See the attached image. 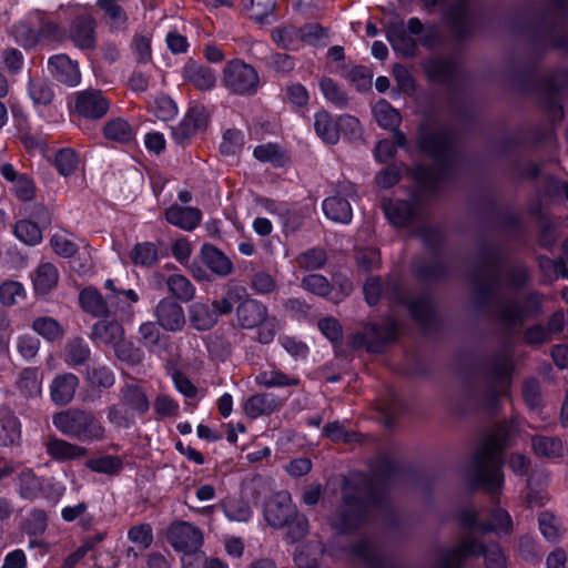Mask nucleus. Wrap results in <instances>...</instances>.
Here are the masks:
<instances>
[{"label":"nucleus","instance_id":"obj_48","mask_svg":"<svg viewBox=\"0 0 568 568\" xmlns=\"http://www.w3.org/2000/svg\"><path fill=\"white\" fill-rule=\"evenodd\" d=\"M150 108L161 121H168L174 118L178 112L175 102L164 94L156 95L153 101L150 102Z\"/></svg>","mask_w":568,"mask_h":568},{"label":"nucleus","instance_id":"obj_44","mask_svg":"<svg viewBox=\"0 0 568 568\" xmlns=\"http://www.w3.org/2000/svg\"><path fill=\"white\" fill-rule=\"evenodd\" d=\"M54 163L59 173L68 178L78 170L80 160L74 150L65 148L55 154Z\"/></svg>","mask_w":568,"mask_h":568},{"label":"nucleus","instance_id":"obj_52","mask_svg":"<svg viewBox=\"0 0 568 568\" xmlns=\"http://www.w3.org/2000/svg\"><path fill=\"white\" fill-rule=\"evenodd\" d=\"M88 468L95 473L113 475L121 470L122 460L115 456H102L87 463Z\"/></svg>","mask_w":568,"mask_h":568},{"label":"nucleus","instance_id":"obj_17","mask_svg":"<svg viewBox=\"0 0 568 568\" xmlns=\"http://www.w3.org/2000/svg\"><path fill=\"white\" fill-rule=\"evenodd\" d=\"M69 38L81 50L93 49L95 45V19L85 13L77 17L69 29Z\"/></svg>","mask_w":568,"mask_h":568},{"label":"nucleus","instance_id":"obj_3","mask_svg":"<svg viewBox=\"0 0 568 568\" xmlns=\"http://www.w3.org/2000/svg\"><path fill=\"white\" fill-rule=\"evenodd\" d=\"M91 338L114 348L119 359L135 364L140 361L138 349L124 341V329L118 321H100L92 327Z\"/></svg>","mask_w":568,"mask_h":568},{"label":"nucleus","instance_id":"obj_10","mask_svg":"<svg viewBox=\"0 0 568 568\" xmlns=\"http://www.w3.org/2000/svg\"><path fill=\"white\" fill-rule=\"evenodd\" d=\"M463 525L469 532L476 531H494L497 534H508L511 530L513 521L509 514L504 509H496L491 513L487 525L478 524V516L475 511L469 510L463 518Z\"/></svg>","mask_w":568,"mask_h":568},{"label":"nucleus","instance_id":"obj_20","mask_svg":"<svg viewBox=\"0 0 568 568\" xmlns=\"http://www.w3.org/2000/svg\"><path fill=\"white\" fill-rule=\"evenodd\" d=\"M79 379L74 374L58 375L50 385L51 399L57 405H67L74 397Z\"/></svg>","mask_w":568,"mask_h":568},{"label":"nucleus","instance_id":"obj_30","mask_svg":"<svg viewBox=\"0 0 568 568\" xmlns=\"http://www.w3.org/2000/svg\"><path fill=\"white\" fill-rule=\"evenodd\" d=\"M277 406L276 398L268 394H257L246 399L244 412L251 418H256L264 414H271Z\"/></svg>","mask_w":568,"mask_h":568},{"label":"nucleus","instance_id":"obj_7","mask_svg":"<svg viewBox=\"0 0 568 568\" xmlns=\"http://www.w3.org/2000/svg\"><path fill=\"white\" fill-rule=\"evenodd\" d=\"M263 514L265 520L274 528H281L295 515L291 495L285 491L273 494L264 504Z\"/></svg>","mask_w":568,"mask_h":568},{"label":"nucleus","instance_id":"obj_22","mask_svg":"<svg viewBox=\"0 0 568 568\" xmlns=\"http://www.w3.org/2000/svg\"><path fill=\"white\" fill-rule=\"evenodd\" d=\"M267 318V308L255 300H246L237 307V321L243 328H254Z\"/></svg>","mask_w":568,"mask_h":568},{"label":"nucleus","instance_id":"obj_6","mask_svg":"<svg viewBox=\"0 0 568 568\" xmlns=\"http://www.w3.org/2000/svg\"><path fill=\"white\" fill-rule=\"evenodd\" d=\"M110 102L99 90H83L75 93L73 111L85 119H100L109 110Z\"/></svg>","mask_w":568,"mask_h":568},{"label":"nucleus","instance_id":"obj_2","mask_svg":"<svg viewBox=\"0 0 568 568\" xmlns=\"http://www.w3.org/2000/svg\"><path fill=\"white\" fill-rule=\"evenodd\" d=\"M506 445V439L498 433L487 439L477 454L478 479L490 491L497 490L503 484L501 452Z\"/></svg>","mask_w":568,"mask_h":568},{"label":"nucleus","instance_id":"obj_42","mask_svg":"<svg viewBox=\"0 0 568 568\" xmlns=\"http://www.w3.org/2000/svg\"><path fill=\"white\" fill-rule=\"evenodd\" d=\"M14 235L19 241L31 246L42 241V232L38 224L28 220H21L16 223Z\"/></svg>","mask_w":568,"mask_h":568},{"label":"nucleus","instance_id":"obj_5","mask_svg":"<svg viewBox=\"0 0 568 568\" xmlns=\"http://www.w3.org/2000/svg\"><path fill=\"white\" fill-rule=\"evenodd\" d=\"M479 555L485 556L487 568H507L506 558L497 545L485 548L480 542L473 540L470 537H465L452 551L448 565L454 566L463 558Z\"/></svg>","mask_w":568,"mask_h":568},{"label":"nucleus","instance_id":"obj_21","mask_svg":"<svg viewBox=\"0 0 568 568\" xmlns=\"http://www.w3.org/2000/svg\"><path fill=\"white\" fill-rule=\"evenodd\" d=\"M182 74L185 81L202 91L211 90L214 88L216 82L214 71L211 68L196 62L186 63L183 68Z\"/></svg>","mask_w":568,"mask_h":568},{"label":"nucleus","instance_id":"obj_49","mask_svg":"<svg viewBox=\"0 0 568 568\" xmlns=\"http://www.w3.org/2000/svg\"><path fill=\"white\" fill-rule=\"evenodd\" d=\"M98 6L106 13L112 29H121L125 26L128 17L116 0H98Z\"/></svg>","mask_w":568,"mask_h":568},{"label":"nucleus","instance_id":"obj_13","mask_svg":"<svg viewBox=\"0 0 568 568\" xmlns=\"http://www.w3.org/2000/svg\"><path fill=\"white\" fill-rule=\"evenodd\" d=\"M338 290H334L328 280L321 274H310L302 280V287L315 295L326 297L333 293L332 301L338 303L352 292V284L347 280L338 282Z\"/></svg>","mask_w":568,"mask_h":568},{"label":"nucleus","instance_id":"obj_32","mask_svg":"<svg viewBox=\"0 0 568 568\" xmlns=\"http://www.w3.org/2000/svg\"><path fill=\"white\" fill-rule=\"evenodd\" d=\"M122 402L134 415H143L150 407L145 393L135 385H126L122 389Z\"/></svg>","mask_w":568,"mask_h":568},{"label":"nucleus","instance_id":"obj_39","mask_svg":"<svg viewBox=\"0 0 568 568\" xmlns=\"http://www.w3.org/2000/svg\"><path fill=\"white\" fill-rule=\"evenodd\" d=\"M166 285L169 291L180 301L189 302L195 295L194 285L183 275L173 274L168 281Z\"/></svg>","mask_w":568,"mask_h":568},{"label":"nucleus","instance_id":"obj_28","mask_svg":"<svg viewBox=\"0 0 568 568\" xmlns=\"http://www.w3.org/2000/svg\"><path fill=\"white\" fill-rule=\"evenodd\" d=\"M189 320L197 331H206L215 325L217 315L204 303H194L189 307Z\"/></svg>","mask_w":568,"mask_h":568},{"label":"nucleus","instance_id":"obj_64","mask_svg":"<svg viewBox=\"0 0 568 568\" xmlns=\"http://www.w3.org/2000/svg\"><path fill=\"white\" fill-rule=\"evenodd\" d=\"M318 328L331 342H337L342 337V327L337 320L327 317L318 322Z\"/></svg>","mask_w":568,"mask_h":568},{"label":"nucleus","instance_id":"obj_37","mask_svg":"<svg viewBox=\"0 0 568 568\" xmlns=\"http://www.w3.org/2000/svg\"><path fill=\"white\" fill-rule=\"evenodd\" d=\"M255 382L257 385L267 388L295 386L300 384V379L297 377L288 376L276 369L261 372L255 377Z\"/></svg>","mask_w":568,"mask_h":568},{"label":"nucleus","instance_id":"obj_12","mask_svg":"<svg viewBox=\"0 0 568 568\" xmlns=\"http://www.w3.org/2000/svg\"><path fill=\"white\" fill-rule=\"evenodd\" d=\"M314 129L317 136L327 144H335L339 139V126L357 125V120L353 116H341L333 119L326 111H320L314 116Z\"/></svg>","mask_w":568,"mask_h":568},{"label":"nucleus","instance_id":"obj_8","mask_svg":"<svg viewBox=\"0 0 568 568\" xmlns=\"http://www.w3.org/2000/svg\"><path fill=\"white\" fill-rule=\"evenodd\" d=\"M105 287L111 291L108 295V316H116L121 321H131L133 318V304L138 303L139 294L132 290H118L112 280L105 281Z\"/></svg>","mask_w":568,"mask_h":568},{"label":"nucleus","instance_id":"obj_18","mask_svg":"<svg viewBox=\"0 0 568 568\" xmlns=\"http://www.w3.org/2000/svg\"><path fill=\"white\" fill-rule=\"evenodd\" d=\"M45 452L52 459L61 463L80 459L88 455L85 447L57 437H50L45 442Z\"/></svg>","mask_w":568,"mask_h":568},{"label":"nucleus","instance_id":"obj_63","mask_svg":"<svg viewBox=\"0 0 568 568\" xmlns=\"http://www.w3.org/2000/svg\"><path fill=\"white\" fill-rule=\"evenodd\" d=\"M287 100L295 106H304L308 102V92L300 83H292L286 88Z\"/></svg>","mask_w":568,"mask_h":568},{"label":"nucleus","instance_id":"obj_43","mask_svg":"<svg viewBox=\"0 0 568 568\" xmlns=\"http://www.w3.org/2000/svg\"><path fill=\"white\" fill-rule=\"evenodd\" d=\"M132 262L141 266H152L159 260L158 248L153 243L142 242L130 252Z\"/></svg>","mask_w":568,"mask_h":568},{"label":"nucleus","instance_id":"obj_16","mask_svg":"<svg viewBox=\"0 0 568 568\" xmlns=\"http://www.w3.org/2000/svg\"><path fill=\"white\" fill-rule=\"evenodd\" d=\"M48 69L57 81L68 87H77L81 82L78 62L71 60L67 54L51 57L48 61Z\"/></svg>","mask_w":568,"mask_h":568},{"label":"nucleus","instance_id":"obj_60","mask_svg":"<svg viewBox=\"0 0 568 568\" xmlns=\"http://www.w3.org/2000/svg\"><path fill=\"white\" fill-rule=\"evenodd\" d=\"M538 521L542 536L549 541H555L559 535L556 517L550 513H541Z\"/></svg>","mask_w":568,"mask_h":568},{"label":"nucleus","instance_id":"obj_55","mask_svg":"<svg viewBox=\"0 0 568 568\" xmlns=\"http://www.w3.org/2000/svg\"><path fill=\"white\" fill-rule=\"evenodd\" d=\"M254 156L262 162H270L274 165H282L284 163V155L276 144L258 145L254 149Z\"/></svg>","mask_w":568,"mask_h":568},{"label":"nucleus","instance_id":"obj_19","mask_svg":"<svg viewBox=\"0 0 568 568\" xmlns=\"http://www.w3.org/2000/svg\"><path fill=\"white\" fill-rule=\"evenodd\" d=\"M59 271L52 263H41L31 275L33 291L37 295H47L59 283Z\"/></svg>","mask_w":568,"mask_h":568},{"label":"nucleus","instance_id":"obj_26","mask_svg":"<svg viewBox=\"0 0 568 568\" xmlns=\"http://www.w3.org/2000/svg\"><path fill=\"white\" fill-rule=\"evenodd\" d=\"M325 216L334 222L347 224L352 221L353 211L348 201L339 196H331L323 202Z\"/></svg>","mask_w":568,"mask_h":568},{"label":"nucleus","instance_id":"obj_59","mask_svg":"<svg viewBox=\"0 0 568 568\" xmlns=\"http://www.w3.org/2000/svg\"><path fill=\"white\" fill-rule=\"evenodd\" d=\"M280 343L283 348L295 359H304L307 357L308 347L305 343L290 336L281 337Z\"/></svg>","mask_w":568,"mask_h":568},{"label":"nucleus","instance_id":"obj_11","mask_svg":"<svg viewBox=\"0 0 568 568\" xmlns=\"http://www.w3.org/2000/svg\"><path fill=\"white\" fill-rule=\"evenodd\" d=\"M0 174L9 184L10 192L20 201L28 202L36 195V185L33 180L27 174L19 172L10 163L0 165Z\"/></svg>","mask_w":568,"mask_h":568},{"label":"nucleus","instance_id":"obj_51","mask_svg":"<svg viewBox=\"0 0 568 568\" xmlns=\"http://www.w3.org/2000/svg\"><path fill=\"white\" fill-rule=\"evenodd\" d=\"M29 94L34 104H49L53 98V91L49 83L42 79H30Z\"/></svg>","mask_w":568,"mask_h":568},{"label":"nucleus","instance_id":"obj_57","mask_svg":"<svg viewBox=\"0 0 568 568\" xmlns=\"http://www.w3.org/2000/svg\"><path fill=\"white\" fill-rule=\"evenodd\" d=\"M53 251L62 256L70 257L75 252V244L67 233H55L50 240Z\"/></svg>","mask_w":568,"mask_h":568},{"label":"nucleus","instance_id":"obj_14","mask_svg":"<svg viewBox=\"0 0 568 568\" xmlns=\"http://www.w3.org/2000/svg\"><path fill=\"white\" fill-rule=\"evenodd\" d=\"M13 37L18 43L26 48H31L40 41L50 40L59 32V27L54 22H44L41 29H34L27 22H19L13 27Z\"/></svg>","mask_w":568,"mask_h":568},{"label":"nucleus","instance_id":"obj_41","mask_svg":"<svg viewBox=\"0 0 568 568\" xmlns=\"http://www.w3.org/2000/svg\"><path fill=\"white\" fill-rule=\"evenodd\" d=\"M104 135L108 140L126 143L133 138V130L123 119H113L104 126Z\"/></svg>","mask_w":568,"mask_h":568},{"label":"nucleus","instance_id":"obj_27","mask_svg":"<svg viewBox=\"0 0 568 568\" xmlns=\"http://www.w3.org/2000/svg\"><path fill=\"white\" fill-rule=\"evenodd\" d=\"M220 507L230 521L247 523L253 516L250 504L242 498H226L220 503Z\"/></svg>","mask_w":568,"mask_h":568},{"label":"nucleus","instance_id":"obj_1","mask_svg":"<svg viewBox=\"0 0 568 568\" xmlns=\"http://www.w3.org/2000/svg\"><path fill=\"white\" fill-rule=\"evenodd\" d=\"M52 424L63 435L83 443L102 442L106 437V429L102 422L88 410L60 412L53 415Z\"/></svg>","mask_w":568,"mask_h":568},{"label":"nucleus","instance_id":"obj_61","mask_svg":"<svg viewBox=\"0 0 568 568\" xmlns=\"http://www.w3.org/2000/svg\"><path fill=\"white\" fill-rule=\"evenodd\" d=\"M40 347V342L38 338L30 336V335H22L18 338L17 348L20 355L26 358L30 359L33 358Z\"/></svg>","mask_w":568,"mask_h":568},{"label":"nucleus","instance_id":"obj_47","mask_svg":"<svg viewBox=\"0 0 568 568\" xmlns=\"http://www.w3.org/2000/svg\"><path fill=\"white\" fill-rule=\"evenodd\" d=\"M90 357V348L83 339L70 342L64 351L65 362L71 365H81Z\"/></svg>","mask_w":568,"mask_h":568},{"label":"nucleus","instance_id":"obj_50","mask_svg":"<svg viewBox=\"0 0 568 568\" xmlns=\"http://www.w3.org/2000/svg\"><path fill=\"white\" fill-rule=\"evenodd\" d=\"M88 382L94 387L109 388L114 384V374L106 366L93 365L87 372Z\"/></svg>","mask_w":568,"mask_h":568},{"label":"nucleus","instance_id":"obj_29","mask_svg":"<svg viewBox=\"0 0 568 568\" xmlns=\"http://www.w3.org/2000/svg\"><path fill=\"white\" fill-rule=\"evenodd\" d=\"M383 210L388 221L395 226H404L413 215V207L407 201H386Z\"/></svg>","mask_w":568,"mask_h":568},{"label":"nucleus","instance_id":"obj_38","mask_svg":"<svg viewBox=\"0 0 568 568\" xmlns=\"http://www.w3.org/2000/svg\"><path fill=\"white\" fill-rule=\"evenodd\" d=\"M387 40L395 51H399L405 55L413 54L416 42L410 34H407L404 28L392 27L387 31Z\"/></svg>","mask_w":568,"mask_h":568},{"label":"nucleus","instance_id":"obj_33","mask_svg":"<svg viewBox=\"0 0 568 568\" xmlns=\"http://www.w3.org/2000/svg\"><path fill=\"white\" fill-rule=\"evenodd\" d=\"M80 304L85 312L93 316H108V298L104 301L95 288H84L80 293Z\"/></svg>","mask_w":568,"mask_h":568},{"label":"nucleus","instance_id":"obj_24","mask_svg":"<svg viewBox=\"0 0 568 568\" xmlns=\"http://www.w3.org/2000/svg\"><path fill=\"white\" fill-rule=\"evenodd\" d=\"M203 264L219 276H227L233 271L230 258L211 244H204L201 248Z\"/></svg>","mask_w":568,"mask_h":568},{"label":"nucleus","instance_id":"obj_40","mask_svg":"<svg viewBox=\"0 0 568 568\" xmlns=\"http://www.w3.org/2000/svg\"><path fill=\"white\" fill-rule=\"evenodd\" d=\"M420 149L429 153L433 158L439 159L448 151V140L442 133L422 134L419 140Z\"/></svg>","mask_w":568,"mask_h":568},{"label":"nucleus","instance_id":"obj_25","mask_svg":"<svg viewBox=\"0 0 568 568\" xmlns=\"http://www.w3.org/2000/svg\"><path fill=\"white\" fill-rule=\"evenodd\" d=\"M17 389L26 397H36L42 390V374L38 368L27 367L16 381Z\"/></svg>","mask_w":568,"mask_h":568},{"label":"nucleus","instance_id":"obj_34","mask_svg":"<svg viewBox=\"0 0 568 568\" xmlns=\"http://www.w3.org/2000/svg\"><path fill=\"white\" fill-rule=\"evenodd\" d=\"M191 254L192 245L186 239L181 237L173 243L172 255L174 256V258L181 264L187 266L195 278L205 280L206 273L204 270H202L200 266H196L195 264L189 265Z\"/></svg>","mask_w":568,"mask_h":568},{"label":"nucleus","instance_id":"obj_54","mask_svg":"<svg viewBox=\"0 0 568 568\" xmlns=\"http://www.w3.org/2000/svg\"><path fill=\"white\" fill-rule=\"evenodd\" d=\"M134 414L128 408L124 403L113 405L108 410V419L111 424L128 428L133 422Z\"/></svg>","mask_w":568,"mask_h":568},{"label":"nucleus","instance_id":"obj_56","mask_svg":"<svg viewBox=\"0 0 568 568\" xmlns=\"http://www.w3.org/2000/svg\"><path fill=\"white\" fill-rule=\"evenodd\" d=\"M244 7L250 11L253 19L262 21L265 17L270 16L274 8V0H244Z\"/></svg>","mask_w":568,"mask_h":568},{"label":"nucleus","instance_id":"obj_15","mask_svg":"<svg viewBox=\"0 0 568 568\" xmlns=\"http://www.w3.org/2000/svg\"><path fill=\"white\" fill-rule=\"evenodd\" d=\"M158 324L166 331L178 332L185 325V315L182 306L173 300L162 298L154 308Z\"/></svg>","mask_w":568,"mask_h":568},{"label":"nucleus","instance_id":"obj_9","mask_svg":"<svg viewBox=\"0 0 568 568\" xmlns=\"http://www.w3.org/2000/svg\"><path fill=\"white\" fill-rule=\"evenodd\" d=\"M168 540L174 549L190 552L202 545L203 536L194 525L179 521L169 528Z\"/></svg>","mask_w":568,"mask_h":568},{"label":"nucleus","instance_id":"obj_31","mask_svg":"<svg viewBox=\"0 0 568 568\" xmlns=\"http://www.w3.org/2000/svg\"><path fill=\"white\" fill-rule=\"evenodd\" d=\"M20 423L9 410H0V445L9 446L20 438Z\"/></svg>","mask_w":568,"mask_h":568},{"label":"nucleus","instance_id":"obj_62","mask_svg":"<svg viewBox=\"0 0 568 568\" xmlns=\"http://www.w3.org/2000/svg\"><path fill=\"white\" fill-rule=\"evenodd\" d=\"M288 538L292 542L297 541L307 532V520L304 516L293 515L288 523Z\"/></svg>","mask_w":568,"mask_h":568},{"label":"nucleus","instance_id":"obj_4","mask_svg":"<svg viewBox=\"0 0 568 568\" xmlns=\"http://www.w3.org/2000/svg\"><path fill=\"white\" fill-rule=\"evenodd\" d=\"M222 83L236 94H253L257 91L260 79L256 70L242 60L230 61L224 70Z\"/></svg>","mask_w":568,"mask_h":568},{"label":"nucleus","instance_id":"obj_35","mask_svg":"<svg viewBox=\"0 0 568 568\" xmlns=\"http://www.w3.org/2000/svg\"><path fill=\"white\" fill-rule=\"evenodd\" d=\"M32 329L48 342L60 341L64 331L53 317L41 316L32 322Z\"/></svg>","mask_w":568,"mask_h":568},{"label":"nucleus","instance_id":"obj_45","mask_svg":"<svg viewBox=\"0 0 568 568\" xmlns=\"http://www.w3.org/2000/svg\"><path fill=\"white\" fill-rule=\"evenodd\" d=\"M26 297L24 286L17 281H6L0 284V303L4 306H12Z\"/></svg>","mask_w":568,"mask_h":568},{"label":"nucleus","instance_id":"obj_36","mask_svg":"<svg viewBox=\"0 0 568 568\" xmlns=\"http://www.w3.org/2000/svg\"><path fill=\"white\" fill-rule=\"evenodd\" d=\"M377 123L388 130H396L400 123V115L386 100L378 101L373 108Z\"/></svg>","mask_w":568,"mask_h":568},{"label":"nucleus","instance_id":"obj_23","mask_svg":"<svg viewBox=\"0 0 568 568\" xmlns=\"http://www.w3.org/2000/svg\"><path fill=\"white\" fill-rule=\"evenodd\" d=\"M165 217L170 224L185 231H192L199 225L202 214L197 209L174 204L166 210Z\"/></svg>","mask_w":568,"mask_h":568},{"label":"nucleus","instance_id":"obj_58","mask_svg":"<svg viewBox=\"0 0 568 568\" xmlns=\"http://www.w3.org/2000/svg\"><path fill=\"white\" fill-rule=\"evenodd\" d=\"M326 261V255L323 250L313 248L303 254L297 258L298 265L305 270H317L321 268Z\"/></svg>","mask_w":568,"mask_h":568},{"label":"nucleus","instance_id":"obj_53","mask_svg":"<svg viewBox=\"0 0 568 568\" xmlns=\"http://www.w3.org/2000/svg\"><path fill=\"white\" fill-rule=\"evenodd\" d=\"M128 538L139 550H145L153 541L152 528L148 524L133 526L128 531Z\"/></svg>","mask_w":568,"mask_h":568},{"label":"nucleus","instance_id":"obj_46","mask_svg":"<svg viewBox=\"0 0 568 568\" xmlns=\"http://www.w3.org/2000/svg\"><path fill=\"white\" fill-rule=\"evenodd\" d=\"M532 448L537 455L549 458L559 457L564 453L562 442L552 437H535Z\"/></svg>","mask_w":568,"mask_h":568}]
</instances>
